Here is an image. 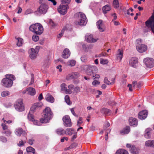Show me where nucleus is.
Instances as JSON below:
<instances>
[{"instance_id":"f257e3e1","label":"nucleus","mask_w":154,"mask_h":154,"mask_svg":"<svg viewBox=\"0 0 154 154\" xmlns=\"http://www.w3.org/2000/svg\"><path fill=\"white\" fill-rule=\"evenodd\" d=\"M42 118L40 120L41 123H47L53 117V113L51 109L49 107H46L43 110L42 113Z\"/></svg>"},{"instance_id":"f03ea898","label":"nucleus","mask_w":154,"mask_h":154,"mask_svg":"<svg viewBox=\"0 0 154 154\" xmlns=\"http://www.w3.org/2000/svg\"><path fill=\"white\" fill-rule=\"evenodd\" d=\"M5 77L2 81V85L6 88L11 87L13 83V81L15 79V77L11 74L6 75Z\"/></svg>"},{"instance_id":"7ed1b4c3","label":"nucleus","mask_w":154,"mask_h":154,"mask_svg":"<svg viewBox=\"0 0 154 154\" xmlns=\"http://www.w3.org/2000/svg\"><path fill=\"white\" fill-rule=\"evenodd\" d=\"M38 106V103H35L31 107L29 112L27 116L28 119L32 122L33 124L35 125H38V121L36 120L32 115V113L35 111L36 108Z\"/></svg>"},{"instance_id":"20e7f679","label":"nucleus","mask_w":154,"mask_h":154,"mask_svg":"<svg viewBox=\"0 0 154 154\" xmlns=\"http://www.w3.org/2000/svg\"><path fill=\"white\" fill-rule=\"evenodd\" d=\"M75 16L78 19L76 21V24L80 26H85L87 22V18L84 14L82 12L77 13Z\"/></svg>"},{"instance_id":"39448f33","label":"nucleus","mask_w":154,"mask_h":154,"mask_svg":"<svg viewBox=\"0 0 154 154\" xmlns=\"http://www.w3.org/2000/svg\"><path fill=\"white\" fill-rule=\"evenodd\" d=\"M142 40L139 39L136 41V48L139 53H143L146 51L147 48V46L145 45L142 44Z\"/></svg>"},{"instance_id":"423d86ee","label":"nucleus","mask_w":154,"mask_h":154,"mask_svg":"<svg viewBox=\"0 0 154 154\" xmlns=\"http://www.w3.org/2000/svg\"><path fill=\"white\" fill-rule=\"evenodd\" d=\"M146 26L154 33V9L150 17L145 22Z\"/></svg>"},{"instance_id":"0eeeda50","label":"nucleus","mask_w":154,"mask_h":154,"mask_svg":"<svg viewBox=\"0 0 154 154\" xmlns=\"http://www.w3.org/2000/svg\"><path fill=\"white\" fill-rule=\"evenodd\" d=\"M46 0H40L39 3L41 4L39 6V14H45L47 11L48 7L45 3V2Z\"/></svg>"},{"instance_id":"6e6552de","label":"nucleus","mask_w":154,"mask_h":154,"mask_svg":"<svg viewBox=\"0 0 154 154\" xmlns=\"http://www.w3.org/2000/svg\"><path fill=\"white\" fill-rule=\"evenodd\" d=\"M84 69L87 74L91 75L97 71V68L96 66L85 65L84 66Z\"/></svg>"},{"instance_id":"1a4fd4ad","label":"nucleus","mask_w":154,"mask_h":154,"mask_svg":"<svg viewBox=\"0 0 154 154\" xmlns=\"http://www.w3.org/2000/svg\"><path fill=\"white\" fill-rule=\"evenodd\" d=\"M14 106L15 109L18 111L22 112L25 110L24 106L21 99L17 100L14 105Z\"/></svg>"},{"instance_id":"9d476101","label":"nucleus","mask_w":154,"mask_h":154,"mask_svg":"<svg viewBox=\"0 0 154 154\" xmlns=\"http://www.w3.org/2000/svg\"><path fill=\"white\" fill-rule=\"evenodd\" d=\"M38 46H36L35 49L31 48L28 51L29 54L30 58L32 59H35L37 56V54L38 52Z\"/></svg>"},{"instance_id":"9b49d317","label":"nucleus","mask_w":154,"mask_h":154,"mask_svg":"<svg viewBox=\"0 0 154 154\" xmlns=\"http://www.w3.org/2000/svg\"><path fill=\"white\" fill-rule=\"evenodd\" d=\"M143 62L147 67L151 68L154 66V60L153 58H146L144 59Z\"/></svg>"},{"instance_id":"f8f14e48","label":"nucleus","mask_w":154,"mask_h":154,"mask_svg":"<svg viewBox=\"0 0 154 154\" xmlns=\"http://www.w3.org/2000/svg\"><path fill=\"white\" fill-rule=\"evenodd\" d=\"M68 8V5H60L57 9V10L60 14L64 15L67 12V10Z\"/></svg>"},{"instance_id":"ddd939ff","label":"nucleus","mask_w":154,"mask_h":154,"mask_svg":"<svg viewBox=\"0 0 154 154\" xmlns=\"http://www.w3.org/2000/svg\"><path fill=\"white\" fill-rule=\"evenodd\" d=\"M126 146L127 148L129 149V151L132 154H138L139 149L136 148L134 145L127 143L126 144Z\"/></svg>"},{"instance_id":"4468645a","label":"nucleus","mask_w":154,"mask_h":154,"mask_svg":"<svg viewBox=\"0 0 154 154\" xmlns=\"http://www.w3.org/2000/svg\"><path fill=\"white\" fill-rule=\"evenodd\" d=\"M64 125L66 127H70L72 126L71 120L68 116H65L63 118Z\"/></svg>"},{"instance_id":"2eb2a0df","label":"nucleus","mask_w":154,"mask_h":154,"mask_svg":"<svg viewBox=\"0 0 154 154\" xmlns=\"http://www.w3.org/2000/svg\"><path fill=\"white\" fill-rule=\"evenodd\" d=\"M96 24L99 31L101 32H103L105 29V26L102 20H100L96 23Z\"/></svg>"},{"instance_id":"dca6fc26","label":"nucleus","mask_w":154,"mask_h":154,"mask_svg":"<svg viewBox=\"0 0 154 154\" xmlns=\"http://www.w3.org/2000/svg\"><path fill=\"white\" fill-rule=\"evenodd\" d=\"M23 94H26L31 96H34L35 94V89L32 87H29L27 88L25 91H23Z\"/></svg>"},{"instance_id":"f3484780","label":"nucleus","mask_w":154,"mask_h":154,"mask_svg":"<svg viewBox=\"0 0 154 154\" xmlns=\"http://www.w3.org/2000/svg\"><path fill=\"white\" fill-rule=\"evenodd\" d=\"M29 29L31 31L34 32L36 35H38V23H37L31 25L29 27Z\"/></svg>"},{"instance_id":"a211bd4d","label":"nucleus","mask_w":154,"mask_h":154,"mask_svg":"<svg viewBox=\"0 0 154 154\" xmlns=\"http://www.w3.org/2000/svg\"><path fill=\"white\" fill-rule=\"evenodd\" d=\"M148 113V112L146 110H143L139 113L138 117L141 120L144 119L147 117Z\"/></svg>"},{"instance_id":"6ab92c4d","label":"nucleus","mask_w":154,"mask_h":154,"mask_svg":"<svg viewBox=\"0 0 154 154\" xmlns=\"http://www.w3.org/2000/svg\"><path fill=\"white\" fill-rule=\"evenodd\" d=\"M129 125L133 127H136L138 124V121L135 118L130 117L129 119Z\"/></svg>"},{"instance_id":"aec40b11","label":"nucleus","mask_w":154,"mask_h":154,"mask_svg":"<svg viewBox=\"0 0 154 154\" xmlns=\"http://www.w3.org/2000/svg\"><path fill=\"white\" fill-rule=\"evenodd\" d=\"M85 39L86 41L89 43L95 42L97 41V40L94 38L92 35L86 34L85 36Z\"/></svg>"},{"instance_id":"412c9836","label":"nucleus","mask_w":154,"mask_h":154,"mask_svg":"<svg viewBox=\"0 0 154 154\" xmlns=\"http://www.w3.org/2000/svg\"><path fill=\"white\" fill-rule=\"evenodd\" d=\"M130 65L132 67L136 68V64L138 62L137 59L136 57H131L129 61Z\"/></svg>"},{"instance_id":"4be33fe9","label":"nucleus","mask_w":154,"mask_h":154,"mask_svg":"<svg viewBox=\"0 0 154 154\" xmlns=\"http://www.w3.org/2000/svg\"><path fill=\"white\" fill-rule=\"evenodd\" d=\"M14 133L18 136H20L21 134L23 136L25 135L26 132L24 131L21 128H18L15 130Z\"/></svg>"},{"instance_id":"5701e85b","label":"nucleus","mask_w":154,"mask_h":154,"mask_svg":"<svg viewBox=\"0 0 154 154\" xmlns=\"http://www.w3.org/2000/svg\"><path fill=\"white\" fill-rule=\"evenodd\" d=\"M30 79H29L28 80L27 79L25 80L23 82V84L25 85L29 83V85L33 84L34 81V75L33 74H31V77Z\"/></svg>"},{"instance_id":"b1692460","label":"nucleus","mask_w":154,"mask_h":154,"mask_svg":"<svg viewBox=\"0 0 154 154\" xmlns=\"http://www.w3.org/2000/svg\"><path fill=\"white\" fill-rule=\"evenodd\" d=\"M70 52L69 49L65 48L63 51V54L62 55V57L65 59L68 58L70 56Z\"/></svg>"},{"instance_id":"393cba45","label":"nucleus","mask_w":154,"mask_h":154,"mask_svg":"<svg viewBox=\"0 0 154 154\" xmlns=\"http://www.w3.org/2000/svg\"><path fill=\"white\" fill-rule=\"evenodd\" d=\"M123 55V52L122 50L119 49L117 54H116V58L118 60H119L120 61L122 58Z\"/></svg>"},{"instance_id":"a878e982","label":"nucleus","mask_w":154,"mask_h":154,"mask_svg":"<svg viewBox=\"0 0 154 154\" xmlns=\"http://www.w3.org/2000/svg\"><path fill=\"white\" fill-rule=\"evenodd\" d=\"M145 145L146 146L154 148V140H149L147 141L145 143Z\"/></svg>"},{"instance_id":"bb28decb","label":"nucleus","mask_w":154,"mask_h":154,"mask_svg":"<svg viewBox=\"0 0 154 154\" xmlns=\"http://www.w3.org/2000/svg\"><path fill=\"white\" fill-rule=\"evenodd\" d=\"M152 130L151 128H147L145 131V136L146 138H149L150 136L151 132Z\"/></svg>"},{"instance_id":"cd10ccee","label":"nucleus","mask_w":154,"mask_h":154,"mask_svg":"<svg viewBox=\"0 0 154 154\" xmlns=\"http://www.w3.org/2000/svg\"><path fill=\"white\" fill-rule=\"evenodd\" d=\"M56 131L57 134L59 135H63L66 133L65 131L62 128L57 129Z\"/></svg>"},{"instance_id":"c85d7f7f","label":"nucleus","mask_w":154,"mask_h":154,"mask_svg":"<svg viewBox=\"0 0 154 154\" xmlns=\"http://www.w3.org/2000/svg\"><path fill=\"white\" fill-rule=\"evenodd\" d=\"M130 127L129 126H126L123 130L120 132L121 134H127L130 131Z\"/></svg>"},{"instance_id":"c756f323","label":"nucleus","mask_w":154,"mask_h":154,"mask_svg":"<svg viewBox=\"0 0 154 154\" xmlns=\"http://www.w3.org/2000/svg\"><path fill=\"white\" fill-rule=\"evenodd\" d=\"M46 100L48 101L51 103L54 102V100L53 97L50 94H48L46 95Z\"/></svg>"},{"instance_id":"7c9ffc66","label":"nucleus","mask_w":154,"mask_h":154,"mask_svg":"<svg viewBox=\"0 0 154 154\" xmlns=\"http://www.w3.org/2000/svg\"><path fill=\"white\" fill-rule=\"evenodd\" d=\"M111 9L110 6L109 5H107L103 8V11L104 14H106L107 12Z\"/></svg>"},{"instance_id":"2f4dec72","label":"nucleus","mask_w":154,"mask_h":154,"mask_svg":"<svg viewBox=\"0 0 154 154\" xmlns=\"http://www.w3.org/2000/svg\"><path fill=\"white\" fill-rule=\"evenodd\" d=\"M116 154H129L128 152L125 149H120L118 150Z\"/></svg>"},{"instance_id":"473e14b6","label":"nucleus","mask_w":154,"mask_h":154,"mask_svg":"<svg viewBox=\"0 0 154 154\" xmlns=\"http://www.w3.org/2000/svg\"><path fill=\"white\" fill-rule=\"evenodd\" d=\"M101 112L106 115H109L111 113V112L110 110L105 108L102 109L101 110Z\"/></svg>"},{"instance_id":"72a5a7b5","label":"nucleus","mask_w":154,"mask_h":154,"mask_svg":"<svg viewBox=\"0 0 154 154\" xmlns=\"http://www.w3.org/2000/svg\"><path fill=\"white\" fill-rule=\"evenodd\" d=\"M15 38L17 40V45L18 46H21L22 45L23 43V39L20 38Z\"/></svg>"},{"instance_id":"f704fd0d","label":"nucleus","mask_w":154,"mask_h":154,"mask_svg":"<svg viewBox=\"0 0 154 154\" xmlns=\"http://www.w3.org/2000/svg\"><path fill=\"white\" fill-rule=\"evenodd\" d=\"M26 150L28 152H32L33 154H35V149L31 146L27 147L26 149Z\"/></svg>"},{"instance_id":"c9c22d12","label":"nucleus","mask_w":154,"mask_h":154,"mask_svg":"<svg viewBox=\"0 0 154 154\" xmlns=\"http://www.w3.org/2000/svg\"><path fill=\"white\" fill-rule=\"evenodd\" d=\"M112 4L114 8H117L119 7V0H114L112 2Z\"/></svg>"},{"instance_id":"e433bc0d","label":"nucleus","mask_w":154,"mask_h":154,"mask_svg":"<svg viewBox=\"0 0 154 154\" xmlns=\"http://www.w3.org/2000/svg\"><path fill=\"white\" fill-rule=\"evenodd\" d=\"M65 132H66L65 134H68L69 135H72L74 132V129L72 128H67Z\"/></svg>"},{"instance_id":"4c0bfd02","label":"nucleus","mask_w":154,"mask_h":154,"mask_svg":"<svg viewBox=\"0 0 154 154\" xmlns=\"http://www.w3.org/2000/svg\"><path fill=\"white\" fill-rule=\"evenodd\" d=\"M65 100L66 103L69 105H71L72 103L70 101L69 97L68 95H66L65 97Z\"/></svg>"},{"instance_id":"58836bf2","label":"nucleus","mask_w":154,"mask_h":154,"mask_svg":"<svg viewBox=\"0 0 154 154\" xmlns=\"http://www.w3.org/2000/svg\"><path fill=\"white\" fill-rule=\"evenodd\" d=\"M75 64V61L73 60H71L68 61L67 62V64L69 66H74Z\"/></svg>"},{"instance_id":"ea45409f","label":"nucleus","mask_w":154,"mask_h":154,"mask_svg":"<svg viewBox=\"0 0 154 154\" xmlns=\"http://www.w3.org/2000/svg\"><path fill=\"white\" fill-rule=\"evenodd\" d=\"M10 92L8 91H4L2 92L1 95L2 97H4L10 95Z\"/></svg>"},{"instance_id":"a19ab883","label":"nucleus","mask_w":154,"mask_h":154,"mask_svg":"<svg viewBox=\"0 0 154 154\" xmlns=\"http://www.w3.org/2000/svg\"><path fill=\"white\" fill-rule=\"evenodd\" d=\"M3 133L5 134L6 136L9 137L11 135V132L10 130L8 129L5 131Z\"/></svg>"},{"instance_id":"79ce46f5","label":"nucleus","mask_w":154,"mask_h":154,"mask_svg":"<svg viewBox=\"0 0 154 154\" xmlns=\"http://www.w3.org/2000/svg\"><path fill=\"white\" fill-rule=\"evenodd\" d=\"M74 79L72 73L69 74L66 77V79L68 80H69Z\"/></svg>"},{"instance_id":"37998d69","label":"nucleus","mask_w":154,"mask_h":154,"mask_svg":"<svg viewBox=\"0 0 154 154\" xmlns=\"http://www.w3.org/2000/svg\"><path fill=\"white\" fill-rule=\"evenodd\" d=\"M100 63L103 64H106L108 63V61L107 59H104L101 58L100 59Z\"/></svg>"},{"instance_id":"c03bdc74","label":"nucleus","mask_w":154,"mask_h":154,"mask_svg":"<svg viewBox=\"0 0 154 154\" xmlns=\"http://www.w3.org/2000/svg\"><path fill=\"white\" fill-rule=\"evenodd\" d=\"M66 86V84L64 83L60 85L61 91H65L67 88Z\"/></svg>"},{"instance_id":"a18cd8bd","label":"nucleus","mask_w":154,"mask_h":154,"mask_svg":"<svg viewBox=\"0 0 154 154\" xmlns=\"http://www.w3.org/2000/svg\"><path fill=\"white\" fill-rule=\"evenodd\" d=\"M43 31L44 29L42 25L39 23V35L42 34Z\"/></svg>"},{"instance_id":"49530a36","label":"nucleus","mask_w":154,"mask_h":154,"mask_svg":"<svg viewBox=\"0 0 154 154\" xmlns=\"http://www.w3.org/2000/svg\"><path fill=\"white\" fill-rule=\"evenodd\" d=\"M74 91L75 93L77 94L80 92V88L79 87H75L74 88Z\"/></svg>"},{"instance_id":"de8ad7c7","label":"nucleus","mask_w":154,"mask_h":154,"mask_svg":"<svg viewBox=\"0 0 154 154\" xmlns=\"http://www.w3.org/2000/svg\"><path fill=\"white\" fill-rule=\"evenodd\" d=\"M82 48L83 49L86 51H88L89 48V46L85 44L82 45Z\"/></svg>"},{"instance_id":"09e8293b","label":"nucleus","mask_w":154,"mask_h":154,"mask_svg":"<svg viewBox=\"0 0 154 154\" xmlns=\"http://www.w3.org/2000/svg\"><path fill=\"white\" fill-rule=\"evenodd\" d=\"M96 72L92 75L93 76L92 78L93 79H98L100 77V76L99 75L96 74Z\"/></svg>"},{"instance_id":"8fccbe9b","label":"nucleus","mask_w":154,"mask_h":154,"mask_svg":"<svg viewBox=\"0 0 154 154\" xmlns=\"http://www.w3.org/2000/svg\"><path fill=\"white\" fill-rule=\"evenodd\" d=\"M0 140L3 142H6L7 141V138L4 136H0Z\"/></svg>"},{"instance_id":"3c124183","label":"nucleus","mask_w":154,"mask_h":154,"mask_svg":"<svg viewBox=\"0 0 154 154\" xmlns=\"http://www.w3.org/2000/svg\"><path fill=\"white\" fill-rule=\"evenodd\" d=\"M37 35H33L32 37V39L34 42H37L38 40V36Z\"/></svg>"},{"instance_id":"603ef678","label":"nucleus","mask_w":154,"mask_h":154,"mask_svg":"<svg viewBox=\"0 0 154 154\" xmlns=\"http://www.w3.org/2000/svg\"><path fill=\"white\" fill-rule=\"evenodd\" d=\"M62 3L63 4H69L71 2V0H61Z\"/></svg>"},{"instance_id":"864d4df0","label":"nucleus","mask_w":154,"mask_h":154,"mask_svg":"<svg viewBox=\"0 0 154 154\" xmlns=\"http://www.w3.org/2000/svg\"><path fill=\"white\" fill-rule=\"evenodd\" d=\"M74 79H76L78 77L80 76V74L79 73L75 72H72Z\"/></svg>"},{"instance_id":"5fc2aeb1","label":"nucleus","mask_w":154,"mask_h":154,"mask_svg":"<svg viewBox=\"0 0 154 154\" xmlns=\"http://www.w3.org/2000/svg\"><path fill=\"white\" fill-rule=\"evenodd\" d=\"M81 61L83 62H85L87 61V57L85 55H83L81 57Z\"/></svg>"},{"instance_id":"6e6d98bb","label":"nucleus","mask_w":154,"mask_h":154,"mask_svg":"<svg viewBox=\"0 0 154 154\" xmlns=\"http://www.w3.org/2000/svg\"><path fill=\"white\" fill-rule=\"evenodd\" d=\"M2 128L4 130H6L8 129V127L7 125H5V124L2 123Z\"/></svg>"},{"instance_id":"4d7b16f0","label":"nucleus","mask_w":154,"mask_h":154,"mask_svg":"<svg viewBox=\"0 0 154 154\" xmlns=\"http://www.w3.org/2000/svg\"><path fill=\"white\" fill-rule=\"evenodd\" d=\"M104 83H106V84L108 85H109L110 84H111V83H110V82L108 80V79L107 78L105 77L104 80Z\"/></svg>"},{"instance_id":"13d9d810","label":"nucleus","mask_w":154,"mask_h":154,"mask_svg":"<svg viewBox=\"0 0 154 154\" xmlns=\"http://www.w3.org/2000/svg\"><path fill=\"white\" fill-rule=\"evenodd\" d=\"M82 117L79 118V119L77 122V125L78 126H80L82 124Z\"/></svg>"},{"instance_id":"bf43d9fd","label":"nucleus","mask_w":154,"mask_h":154,"mask_svg":"<svg viewBox=\"0 0 154 154\" xmlns=\"http://www.w3.org/2000/svg\"><path fill=\"white\" fill-rule=\"evenodd\" d=\"M49 23L52 27H54L55 26V25L54 22L51 20H50Z\"/></svg>"},{"instance_id":"052dcab7","label":"nucleus","mask_w":154,"mask_h":154,"mask_svg":"<svg viewBox=\"0 0 154 154\" xmlns=\"http://www.w3.org/2000/svg\"><path fill=\"white\" fill-rule=\"evenodd\" d=\"M100 82L94 80L92 83V85L94 86H96L97 85L99 84Z\"/></svg>"},{"instance_id":"680f3d73","label":"nucleus","mask_w":154,"mask_h":154,"mask_svg":"<svg viewBox=\"0 0 154 154\" xmlns=\"http://www.w3.org/2000/svg\"><path fill=\"white\" fill-rule=\"evenodd\" d=\"M110 131H111V130L109 129H107V130L106 131V135L105 137V139L106 140L108 139V134L110 132Z\"/></svg>"},{"instance_id":"e2e57ef3","label":"nucleus","mask_w":154,"mask_h":154,"mask_svg":"<svg viewBox=\"0 0 154 154\" xmlns=\"http://www.w3.org/2000/svg\"><path fill=\"white\" fill-rule=\"evenodd\" d=\"M110 125V124L109 122H106L105 125H104V129L106 130V128L109 127Z\"/></svg>"},{"instance_id":"0e129e2a","label":"nucleus","mask_w":154,"mask_h":154,"mask_svg":"<svg viewBox=\"0 0 154 154\" xmlns=\"http://www.w3.org/2000/svg\"><path fill=\"white\" fill-rule=\"evenodd\" d=\"M143 85V83L142 82H139L137 83V87L138 88H140Z\"/></svg>"},{"instance_id":"69168bd1","label":"nucleus","mask_w":154,"mask_h":154,"mask_svg":"<svg viewBox=\"0 0 154 154\" xmlns=\"http://www.w3.org/2000/svg\"><path fill=\"white\" fill-rule=\"evenodd\" d=\"M64 32V29H63L61 32L60 33L59 35H58L57 37L58 38H60L63 35V34Z\"/></svg>"},{"instance_id":"338daca9","label":"nucleus","mask_w":154,"mask_h":154,"mask_svg":"<svg viewBox=\"0 0 154 154\" xmlns=\"http://www.w3.org/2000/svg\"><path fill=\"white\" fill-rule=\"evenodd\" d=\"M106 55V54L105 53H102L99 54L98 56H96V57H102L105 56Z\"/></svg>"},{"instance_id":"774afa93","label":"nucleus","mask_w":154,"mask_h":154,"mask_svg":"<svg viewBox=\"0 0 154 154\" xmlns=\"http://www.w3.org/2000/svg\"><path fill=\"white\" fill-rule=\"evenodd\" d=\"M68 88L69 90H72L74 88V85H73L72 84L68 86Z\"/></svg>"}]
</instances>
